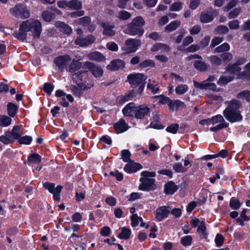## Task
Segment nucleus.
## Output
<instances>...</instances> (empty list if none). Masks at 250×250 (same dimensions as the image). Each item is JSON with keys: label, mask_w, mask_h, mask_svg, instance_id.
Instances as JSON below:
<instances>
[{"label": "nucleus", "mask_w": 250, "mask_h": 250, "mask_svg": "<svg viewBox=\"0 0 250 250\" xmlns=\"http://www.w3.org/2000/svg\"><path fill=\"white\" fill-rule=\"evenodd\" d=\"M42 31V25L38 20L32 21L26 20L20 24L19 32H15L14 37L21 42H24L27 38L28 32H31L34 39H39Z\"/></svg>", "instance_id": "obj_1"}, {"label": "nucleus", "mask_w": 250, "mask_h": 250, "mask_svg": "<svg viewBox=\"0 0 250 250\" xmlns=\"http://www.w3.org/2000/svg\"><path fill=\"white\" fill-rule=\"evenodd\" d=\"M16 140L20 145H29L33 138L29 135L21 136V128L19 125L14 126L12 130L5 131L4 135L0 136V142L6 145L11 144Z\"/></svg>", "instance_id": "obj_2"}, {"label": "nucleus", "mask_w": 250, "mask_h": 250, "mask_svg": "<svg viewBox=\"0 0 250 250\" xmlns=\"http://www.w3.org/2000/svg\"><path fill=\"white\" fill-rule=\"evenodd\" d=\"M122 113L124 116L142 120L150 116V109L146 104L136 106L134 103L131 102L123 108Z\"/></svg>", "instance_id": "obj_3"}, {"label": "nucleus", "mask_w": 250, "mask_h": 250, "mask_svg": "<svg viewBox=\"0 0 250 250\" xmlns=\"http://www.w3.org/2000/svg\"><path fill=\"white\" fill-rule=\"evenodd\" d=\"M145 21L141 16H138L132 19L131 22L128 23L124 29V33L130 36L141 37L144 33L143 26Z\"/></svg>", "instance_id": "obj_4"}, {"label": "nucleus", "mask_w": 250, "mask_h": 250, "mask_svg": "<svg viewBox=\"0 0 250 250\" xmlns=\"http://www.w3.org/2000/svg\"><path fill=\"white\" fill-rule=\"evenodd\" d=\"M147 77L143 73H132L127 75L126 82H128L132 89L141 95L146 86Z\"/></svg>", "instance_id": "obj_5"}, {"label": "nucleus", "mask_w": 250, "mask_h": 250, "mask_svg": "<svg viewBox=\"0 0 250 250\" xmlns=\"http://www.w3.org/2000/svg\"><path fill=\"white\" fill-rule=\"evenodd\" d=\"M140 45V40L130 38L125 41L124 45L121 47V50L124 54L134 53Z\"/></svg>", "instance_id": "obj_6"}, {"label": "nucleus", "mask_w": 250, "mask_h": 250, "mask_svg": "<svg viewBox=\"0 0 250 250\" xmlns=\"http://www.w3.org/2000/svg\"><path fill=\"white\" fill-rule=\"evenodd\" d=\"M10 12L13 16L22 19H27L30 16L29 11L22 3L17 4L14 8H10Z\"/></svg>", "instance_id": "obj_7"}, {"label": "nucleus", "mask_w": 250, "mask_h": 250, "mask_svg": "<svg viewBox=\"0 0 250 250\" xmlns=\"http://www.w3.org/2000/svg\"><path fill=\"white\" fill-rule=\"evenodd\" d=\"M43 187L53 194V198L54 200L60 201V194L62 188V186L58 185L55 188V184L54 183L46 182L43 183Z\"/></svg>", "instance_id": "obj_8"}, {"label": "nucleus", "mask_w": 250, "mask_h": 250, "mask_svg": "<svg viewBox=\"0 0 250 250\" xmlns=\"http://www.w3.org/2000/svg\"><path fill=\"white\" fill-rule=\"evenodd\" d=\"M140 181L141 183L139 186V189L141 190L150 191L154 190L156 188L155 179L141 177L140 179Z\"/></svg>", "instance_id": "obj_9"}, {"label": "nucleus", "mask_w": 250, "mask_h": 250, "mask_svg": "<svg viewBox=\"0 0 250 250\" xmlns=\"http://www.w3.org/2000/svg\"><path fill=\"white\" fill-rule=\"evenodd\" d=\"M183 187H185V182L181 183L180 185H176L174 181H170L165 184L164 191L166 195H172L174 194L179 188L182 189Z\"/></svg>", "instance_id": "obj_10"}, {"label": "nucleus", "mask_w": 250, "mask_h": 250, "mask_svg": "<svg viewBox=\"0 0 250 250\" xmlns=\"http://www.w3.org/2000/svg\"><path fill=\"white\" fill-rule=\"evenodd\" d=\"M95 40V37L92 34H89L84 38L78 37L75 39L74 43L81 47H85L93 44Z\"/></svg>", "instance_id": "obj_11"}, {"label": "nucleus", "mask_w": 250, "mask_h": 250, "mask_svg": "<svg viewBox=\"0 0 250 250\" xmlns=\"http://www.w3.org/2000/svg\"><path fill=\"white\" fill-rule=\"evenodd\" d=\"M223 115L229 122L232 123L240 122L243 119L241 112H235L225 109L223 111Z\"/></svg>", "instance_id": "obj_12"}, {"label": "nucleus", "mask_w": 250, "mask_h": 250, "mask_svg": "<svg viewBox=\"0 0 250 250\" xmlns=\"http://www.w3.org/2000/svg\"><path fill=\"white\" fill-rule=\"evenodd\" d=\"M84 65L95 78L103 76V70L101 66L96 65L94 63L90 62H85Z\"/></svg>", "instance_id": "obj_13"}, {"label": "nucleus", "mask_w": 250, "mask_h": 250, "mask_svg": "<svg viewBox=\"0 0 250 250\" xmlns=\"http://www.w3.org/2000/svg\"><path fill=\"white\" fill-rule=\"evenodd\" d=\"M71 60L68 55H61L57 57L54 60L55 65L60 71H63L66 67L67 62Z\"/></svg>", "instance_id": "obj_14"}, {"label": "nucleus", "mask_w": 250, "mask_h": 250, "mask_svg": "<svg viewBox=\"0 0 250 250\" xmlns=\"http://www.w3.org/2000/svg\"><path fill=\"white\" fill-rule=\"evenodd\" d=\"M194 86L202 90H210L213 91H219V89L217 88L214 83L207 82V81H204L202 83H198L195 81H193Z\"/></svg>", "instance_id": "obj_15"}, {"label": "nucleus", "mask_w": 250, "mask_h": 250, "mask_svg": "<svg viewBox=\"0 0 250 250\" xmlns=\"http://www.w3.org/2000/svg\"><path fill=\"white\" fill-rule=\"evenodd\" d=\"M125 65V62L124 61L116 59L112 60L109 64L106 66L107 70L116 71L120 69H123Z\"/></svg>", "instance_id": "obj_16"}, {"label": "nucleus", "mask_w": 250, "mask_h": 250, "mask_svg": "<svg viewBox=\"0 0 250 250\" xmlns=\"http://www.w3.org/2000/svg\"><path fill=\"white\" fill-rule=\"evenodd\" d=\"M143 168L142 166L138 163H135L133 161L127 162L125 165L124 170L127 173H132L139 171Z\"/></svg>", "instance_id": "obj_17"}, {"label": "nucleus", "mask_w": 250, "mask_h": 250, "mask_svg": "<svg viewBox=\"0 0 250 250\" xmlns=\"http://www.w3.org/2000/svg\"><path fill=\"white\" fill-rule=\"evenodd\" d=\"M114 129L117 134L122 133L127 131L129 128L123 118L119 119V121L113 124Z\"/></svg>", "instance_id": "obj_18"}, {"label": "nucleus", "mask_w": 250, "mask_h": 250, "mask_svg": "<svg viewBox=\"0 0 250 250\" xmlns=\"http://www.w3.org/2000/svg\"><path fill=\"white\" fill-rule=\"evenodd\" d=\"M167 105L169 110L177 111L180 109H183L186 107V104L184 102L180 100H170L167 103Z\"/></svg>", "instance_id": "obj_19"}, {"label": "nucleus", "mask_w": 250, "mask_h": 250, "mask_svg": "<svg viewBox=\"0 0 250 250\" xmlns=\"http://www.w3.org/2000/svg\"><path fill=\"white\" fill-rule=\"evenodd\" d=\"M170 212L168 207L167 206H162L158 208L156 211V219L160 222L165 218H167Z\"/></svg>", "instance_id": "obj_20"}, {"label": "nucleus", "mask_w": 250, "mask_h": 250, "mask_svg": "<svg viewBox=\"0 0 250 250\" xmlns=\"http://www.w3.org/2000/svg\"><path fill=\"white\" fill-rule=\"evenodd\" d=\"M138 94L134 89H131L128 92L125 93L123 96H118L117 98V101L120 104H123L125 102L132 100Z\"/></svg>", "instance_id": "obj_21"}, {"label": "nucleus", "mask_w": 250, "mask_h": 250, "mask_svg": "<svg viewBox=\"0 0 250 250\" xmlns=\"http://www.w3.org/2000/svg\"><path fill=\"white\" fill-rule=\"evenodd\" d=\"M55 26L59 28L61 32L63 33L68 36L72 33V28L63 21H57L55 23Z\"/></svg>", "instance_id": "obj_22"}, {"label": "nucleus", "mask_w": 250, "mask_h": 250, "mask_svg": "<svg viewBox=\"0 0 250 250\" xmlns=\"http://www.w3.org/2000/svg\"><path fill=\"white\" fill-rule=\"evenodd\" d=\"M102 26L103 28V34L106 36H113L115 35L116 31L113 29L115 27L114 25H109L105 22L102 23Z\"/></svg>", "instance_id": "obj_23"}, {"label": "nucleus", "mask_w": 250, "mask_h": 250, "mask_svg": "<svg viewBox=\"0 0 250 250\" xmlns=\"http://www.w3.org/2000/svg\"><path fill=\"white\" fill-rule=\"evenodd\" d=\"M241 106V103L237 99H232L229 102L228 106L226 108L225 110L240 112L239 109Z\"/></svg>", "instance_id": "obj_24"}, {"label": "nucleus", "mask_w": 250, "mask_h": 250, "mask_svg": "<svg viewBox=\"0 0 250 250\" xmlns=\"http://www.w3.org/2000/svg\"><path fill=\"white\" fill-rule=\"evenodd\" d=\"M19 106L16 104L9 102L7 104V111L8 115L12 118H14L16 115Z\"/></svg>", "instance_id": "obj_25"}, {"label": "nucleus", "mask_w": 250, "mask_h": 250, "mask_svg": "<svg viewBox=\"0 0 250 250\" xmlns=\"http://www.w3.org/2000/svg\"><path fill=\"white\" fill-rule=\"evenodd\" d=\"M200 237L202 238H207L208 237V232L207 231V227L204 221H202L200 224L197 227L196 230Z\"/></svg>", "instance_id": "obj_26"}, {"label": "nucleus", "mask_w": 250, "mask_h": 250, "mask_svg": "<svg viewBox=\"0 0 250 250\" xmlns=\"http://www.w3.org/2000/svg\"><path fill=\"white\" fill-rule=\"evenodd\" d=\"M193 65L196 70L200 72H206L208 67V65L205 62L201 60L194 61Z\"/></svg>", "instance_id": "obj_27"}, {"label": "nucleus", "mask_w": 250, "mask_h": 250, "mask_svg": "<svg viewBox=\"0 0 250 250\" xmlns=\"http://www.w3.org/2000/svg\"><path fill=\"white\" fill-rule=\"evenodd\" d=\"M42 157L36 153H32L27 157V162L28 164H39L41 162Z\"/></svg>", "instance_id": "obj_28"}, {"label": "nucleus", "mask_w": 250, "mask_h": 250, "mask_svg": "<svg viewBox=\"0 0 250 250\" xmlns=\"http://www.w3.org/2000/svg\"><path fill=\"white\" fill-rule=\"evenodd\" d=\"M131 234V229L125 227L122 228L121 232L117 237L120 239L127 240L130 238Z\"/></svg>", "instance_id": "obj_29"}, {"label": "nucleus", "mask_w": 250, "mask_h": 250, "mask_svg": "<svg viewBox=\"0 0 250 250\" xmlns=\"http://www.w3.org/2000/svg\"><path fill=\"white\" fill-rule=\"evenodd\" d=\"M82 67V62L79 60H73L68 66V71L74 73L79 70Z\"/></svg>", "instance_id": "obj_30"}, {"label": "nucleus", "mask_w": 250, "mask_h": 250, "mask_svg": "<svg viewBox=\"0 0 250 250\" xmlns=\"http://www.w3.org/2000/svg\"><path fill=\"white\" fill-rule=\"evenodd\" d=\"M42 17L45 22H50L56 18V14L51 11L45 10L42 12Z\"/></svg>", "instance_id": "obj_31"}, {"label": "nucleus", "mask_w": 250, "mask_h": 250, "mask_svg": "<svg viewBox=\"0 0 250 250\" xmlns=\"http://www.w3.org/2000/svg\"><path fill=\"white\" fill-rule=\"evenodd\" d=\"M214 19L212 14H209L205 11L201 12L200 16V20L202 23H208L211 22Z\"/></svg>", "instance_id": "obj_32"}, {"label": "nucleus", "mask_w": 250, "mask_h": 250, "mask_svg": "<svg viewBox=\"0 0 250 250\" xmlns=\"http://www.w3.org/2000/svg\"><path fill=\"white\" fill-rule=\"evenodd\" d=\"M91 22V19L89 16H84L80 18L75 21V23L77 25H81L83 26H86Z\"/></svg>", "instance_id": "obj_33"}, {"label": "nucleus", "mask_w": 250, "mask_h": 250, "mask_svg": "<svg viewBox=\"0 0 250 250\" xmlns=\"http://www.w3.org/2000/svg\"><path fill=\"white\" fill-rule=\"evenodd\" d=\"M181 25V21L179 20H175L171 21L165 28V30L167 32H171L175 30Z\"/></svg>", "instance_id": "obj_34"}, {"label": "nucleus", "mask_w": 250, "mask_h": 250, "mask_svg": "<svg viewBox=\"0 0 250 250\" xmlns=\"http://www.w3.org/2000/svg\"><path fill=\"white\" fill-rule=\"evenodd\" d=\"M236 97L237 99L242 101L245 100L247 102L250 103V90H243L237 93Z\"/></svg>", "instance_id": "obj_35"}, {"label": "nucleus", "mask_w": 250, "mask_h": 250, "mask_svg": "<svg viewBox=\"0 0 250 250\" xmlns=\"http://www.w3.org/2000/svg\"><path fill=\"white\" fill-rule=\"evenodd\" d=\"M82 2L79 0L68 1V7L72 10H78L82 8Z\"/></svg>", "instance_id": "obj_36"}, {"label": "nucleus", "mask_w": 250, "mask_h": 250, "mask_svg": "<svg viewBox=\"0 0 250 250\" xmlns=\"http://www.w3.org/2000/svg\"><path fill=\"white\" fill-rule=\"evenodd\" d=\"M242 203H241L238 198L232 197L230 198L229 201V206L232 209L237 210L238 209Z\"/></svg>", "instance_id": "obj_37"}, {"label": "nucleus", "mask_w": 250, "mask_h": 250, "mask_svg": "<svg viewBox=\"0 0 250 250\" xmlns=\"http://www.w3.org/2000/svg\"><path fill=\"white\" fill-rule=\"evenodd\" d=\"M89 59L93 61L102 62L105 60V57L101 53L95 51L90 54Z\"/></svg>", "instance_id": "obj_38"}, {"label": "nucleus", "mask_w": 250, "mask_h": 250, "mask_svg": "<svg viewBox=\"0 0 250 250\" xmlns=\"http://www.w3.org/2000/svg\"><path fill=\"white\" fill-rule=\"evenodd\" d=\"M226 70L229 73L233 74L239 72L241 70V68L234 63L233 64H229L226 66Z\"/></svg>", "instance_id": "obj_39"}, {"label": "nucleus", "mask_w": 250, "mask_h": 250, "mask_svg": "<svg viewBox=\"0 0 250 250\" xmlns=\"http://www.w3.org/2000/svg\"><path fill=\"white\" fill-rule=\"evenodd\" d=\"M12 119L10 117L6 115H0V126L1 127H7L11 124Z\"/></svg>", "instance_id": "obj_40"}, {"label": "nucleus", "mask_w": 250, "mask_h": 250, "mask_svg": "<svg viewBox=\"0 0 250 250\" xmlns=\"http://www.w3.org/2000/svg\"><path fill=\"white\" fill-rule=\"evenodd\" d=\"M234 76H226L222 75L218 81L217 84L220 85H226L229 83L231 82L234 79Z\"/></svg>", "instance_id": "obj_41"}, {"label": "nucleus", "mask_w": 250, "mask_h": 250, "mask_svg": "<svg viewBox=\"0 0 250 250\" xmlns=\"http://www.w3.org/2000/svg\"><path fill=\"white\" fill-rule=\"evenodd\" d=\"M139 67L140 68H147V67H154L155 66V62L149 59L145 60L140 63Z\"/></svg>", "instance_id": "obj_42"}, {"label": "nucleus", "mask_w": 250, "mask_h": 250, "mask_svg": "<svg viewBox=\"0 0 250 250\" xmlns=\"http://www.w3.org/2000/svg\"><path fill=\"white\" fill-rule=\"evenodd\" d=\"M121 156L123 161L125 163L130 162L131 154L128 149H124L121 151Z\"/></svg>", "instance_id": "obj_43"}, {"label": "nucleus", "mask_w": 250, "mask_h": 250, "mask_svg": "<svg viewBox=\"0 0 250 250\" xmlns=\"http://www.w3.org/2000/svg\"><path fill=\"white\" fill-rule=\"evenodd\" d=\"M54 88V85L51 83L47 82L43 84V91L48 95H50Z\"/></svg>", "instance_id": "obj_44"}, {"label": "nucleus", "mask_w": 250, "mask_h": 250, "mask_svg": "<svg viewBox=\"0 0 250 250\" xmlns=\"http://www.w3.org/2000/svg\"><path fill=\"white\" fill-rule=\"evenodd\" d=\"M149 126L150 127L156 129H162L165 127V126L162 125L159 121V117L157 119H154V121H152Z\"/></svg>", "instance_id": "obj_45"}, {"label": "nucleus", "mask_w": 250, "mask_h": 250, "mask_svg": "<svg viewBox=\"0 0 250 250\" xmlns=\"http://www.w3.org/2000/svg\"><path fill=\"white\" fill-rule=\"evenodd\" d=\"M70 90L73 95L76 97L81 98L83 96V91L75 85H70Z\"/></svg>", "instance_id": "obj_46"}, {"label": "nucleus", "mask_w": 250, "mask_h": 250, "mask_svg": "<svg viewBox=\"0 0 250 250\" xmlns=\"http://www.w3.org/2000/svg\"><path fill=\"white\" fill-rule=\"evenodd\" d=\"M192 242V237L191 235H186L181 239V243L185 247L189 246Z\"/></svg>", "instance_id": "obj_47"}, {"label": "nucleus", "mask_w": 250, "mask_h": 250, "mask_svg": "<svg viewBox=\"0 0 250 250\" xmlns=\"http://www.w3.org/2000/svg\"><path fill=\"white\" fill-rule=\"evenodd\" d=\"M188 89V86L187 84H180L175 88V92L178 95H183L185 93Z\"/></svg>", "instance_id": "obj_48"}, {"label": "nucleus", "mask_w": 250, "mask_h": 250, "mask_svg": "<svg viewBox=\"0 0 250 250\" xmlns=\"http://www.w3.org/2000/svg\"><path fill=\"white\" fill-rule=\"evenodd\" d=\"M230 49L229 45L227 42H225L220 46L217 47L215 50L217 53H221L225 51H229Z\"/></svg>", "instance_id": "obj_49"}, {"label": "nucleus", "mask_w": 250, "mask_h": 250, "mask_svg": "<svg viewBox=\"0 0 250 250\" xmlns=\"http://www.w3.org/2000/svg\"><path fill=\"white\" fill-rule=\"evenodd\" d=\"M179 128V125L178 124H172L168 125L166 130L168 133L176 134Z\"/></svg>", "instance_id": "obj_50"}, {"label": "nucleus", "mask_w": 250, "mask_h": 250, "mask_svg": "<svg viewBox=\"0 0 250 250\" xmlns=\"http://www.w3.org/2000/svg\"><path fill=\"white\" fill-rule=\"evenodd\" d=\"M130 17V13L126 11L122 10L119 12L118 18L121 20L126 21L128 20Z\"/></svg>", "instance_id": "obj_51"}, {"label": "nucleus", "mask_w": 250, "mask_h": 250, "mask_svg": "<svg viewBox=\"0 0 250 250\" xmlns=\"http://www.w3.org/2000/svg\"><path fill=\"white\" fill-rule=\"evenodd\" d=\"M225 238L220 233H217L215 238V242L218 247L222 246L224 242Z\"/></svg>", "instance_id": "obj_52"}, {"label": "nucleus", "mask_w": 250, "mask_h": 250, "mask_svg": "<svg viewBox=\"0 0 250 250\" xmlns=\"http://www.w3.org/2000/svg\"><path fill=\"white\" fill-rule=\"evenodd\" d=\"M143 221V219L141 217H138L137 214H132L131 217V225L133 227H135L139 225V220Z\"/></svg>", "instance_id": "obj_53"}, {"label": "nucleus", "mask_w": 250, "mask_h": 250, "mask_svg": "<svg viewBox=\"0 0 250 250\" xmlns=\"http://www.w3.org/2000/svg\"><path fill=\"white\" fill-rule=\"evenodd\" d=\"M182 9V3L180 1L174 2L169 7L171 11H179Z\"/></svg>", "instance_id": "obj_54"}, {"label": "nucleus", "mask_w": 250, "mask_h": 250, "mask_svg": "<svg viewBox=\"0 0 250 250\" xmlns=\"http://www.w3.org/2000/svg\"><path fill=\"white\" fill-rule=\"evenodd\" d=\"M210 120L211 122V125H214L218 123H222V122H224V118L220 114H218L210 118Z\"/></svg>", "instance_id": "obj_55"}, {"label": "nucleus", "mask_w": 250, "mask_h": 250, "mask_svg": "<svg viewBox=\"0 0 250 250\" xmlns=\"http://www.w3.org/2000/svg\"><path fill=\"white\" fill-rule=\"evenodd\" d=\"M229 30V28L226 25H220L216 27L215 31L217 34H224L227 33Z\"/></svg>", "instance_id": "obj_56"}, {"label": "nucleus", "mask_w": 250, "mask_h": 250, "mask_svg": "<svg viewBox=\"0 0 250 250\" xmlns=\"http://www.w3.org/2000/svg\"><path fill=\"white\" fill-rule=\"evenodd\" d=\"M209 61L212 64L217 66L221 65L222 63L221 58L216 55L211 56L209 57Z\"/></svg>", "instance_id": "obj_57"}, {"label": "nucleus", "mask_w": 250, "mask_h": 250, "mask_svg": "<svg viewBox=\"0 0 250 250\" xmlns=\"http://www.w3.org/2000/svg\"><path fill=\"white\" fill-rule=\"evenodd\" d=\"M109 175L115 177L116 179L118 181H121L124 178V175L122 173L119 172L118 170H115L114 171H111L109 172Z\"/></svg>", "instance_id": "obj_58"}, {"label": "nucleus", "mask_w": 250, "mask_h": 250, "mask_svg": "<svg viewBox=\"0 0 250 250\" xmlns=\"http://www.w3.org/2000/svg\"><path fill=\"white\" fill-rule=\"evenodd\" d=\"M111 233V229L108 226H104L100 231L101 235L104 237L109 236Z\"/></svg>", "instance_id": "obj_59"}, {"label": "nucleus", "mask_w": 250, "mask_h": 250, "mask_svg": "<svg viewBox=\"0 0 250 250\" xmlns=\"http://www.w3.org/2000/svg\"><path fill=\"white\" fill-rule=\"evenodd\" d=\"M224 40L223 38L222 37H215L213 39H212L211 44H210V47L214 48L216 45L220 44L221 42H222Z\"/></svg>", "instance_id": "obj_60"}, {"label": "nucleus", "mask_w": 250, "mask_h": 250, "mask_svg": "<svg viewBox=\"0 0 250 250\" xmlns=\"http://www.w3.org/2000/svg\"><path fill=\"white\" fill-rule=\"evenodd\" d=\"M201 0H190L189 8L191 10L196 9L200 5Z\"/></svg>", "instance_id": "obj_61"}, {"label": "nucleus", "mask_w": 250, "mask_h": 250, "mask_svg": "<svg viewBox=\"0 0 250 250\" xmlns=\"http://www.w3.org/2000/svg\"><path fill=\"white\" fill-rule=\"evenodd\" d=\"M106 47L108 50L113 52L117 51L119 49L118 45L113 42L107 43Z\"/></svg>", "instance_id": "obj_62"}, {"label": "nucleus", "mask_w": 250, "mask_h": 250, "mask_svg": "<svg viewBox=\"0 0 250 250\" xmlns=\"http://www.w3.org/2000/svg\"><path fill=\"white\" fill-rule=\"evenodd\" d=\"M228 25L230 29H237L239 28V21L238 20H234L230 21Z\"/></svg>", "instance_id": "obj_63"}, {"label": "nucleus", "mask_w": 250, "mask_h": 250, "mask_svg": "<svg viewBox=\"0 0 250 250\" xmlns=\"http://www.w3.org/2000/svg\"><path fill=\"white\" fill-rule=\"evenodd\" d=\"M241 10L240 8H235L231 10L228 15V18L229 19H234L237 17Z\"/></svg>", "instance_id": "obj_64"}]
</instances>
